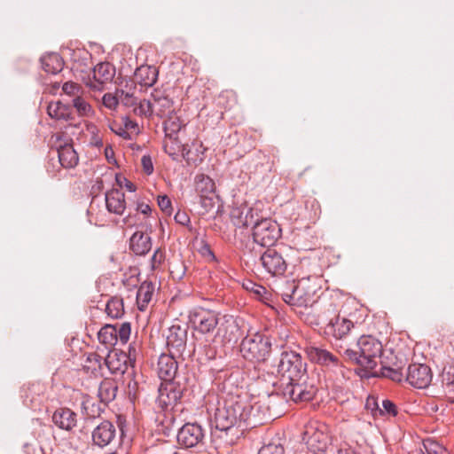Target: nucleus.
<instances>
[{"instance_id": "f257e3e1", "label": "nucleus", "mask_w": 454, "mask_h": 454, "mask_svg": "<svg viewBox=\"0 0 454 454\" xmlns=\"http://www.w3.org/2000/svg\"><path fill=\"white\" fill-rule=\"evenodd\" d=\"M260 408L258 403L253 404L247 395H231L224 400L223 405L219 404L215 409V430L226 436L231 435L226 442L232 444L247 427H255L263 423Z\"/></svg>"}, {"instance_id": "f03ea898", "label": "nucleus", "mask_w": 454, "mask_h": 454, "mask_svg": "<svg viewBox=\"0 0 454 454\" xmlns=\"http://www.w3.org/2000/svg\"><path fill=\"white\" fill-rule=\"evenodd\" d=\"M343 358L359 367L358 374L369 373L376 369L383 352L381 342L372 335L361 336L354 348L340 347Z\"/></svg>"}, {"instance_id": "7ed1b4c3", "label": "nucleus", "mask_w": 454, "mask_h": 454, "mask_svg": "<svg viewBox=\"0 0 454 454\" xmlns=\"http://www.w3.org/2000/svg\"><path fill=\"white\" fill-rule=\"evenodd\" d=\"M251 210L247 211L244 220L242 219V212L235 209L231 213V217L238 218L234 224L238 226H249L253 224V239L255 243L263 247H271L275 245L277 240L281 237V229L279 224L270 219L262 218L260 221H253V215L248 216Z\"/></svg>"}, {"instance_id": "20e7f679", "label": "nucleus", "mask_w": 454, "mask_h": 454, "mask_svg": "<svg viewBox=\"0 0 454 454\" xmlns=\"http://www.w3.org/2000/svg\"><path fill=\"white\" fill-rule=\"evenodd\" d=\"M271 349V342L269 337L261 333L246 336L240 343L242 356L251 362H264Z\"/></svg>"}, {"instance_id": "39448f33", "label": "nucleus", "mask_w": 454, "mask_h": 454, "mask_svg": "<svg viewBox=\"0 0 454 454\" xmlns=\"http://www.w3.org/2000/svg\"><path fill=\"white\" fill-rule=\"evenodd\" d=\"M185 390V383H182L179 380L161 382L156 399L158 408L165 411H171L174 413L181 411L183 409L179 408L180 401Z\"/></svg>"}, {"instance_id": "423d86ee", "label": "nucleus", "mask_w": 454, "mask_h": 454, "mask_svg": "<svg viewBox=\"0 0 454 454\" xmlns=\"http://www.w3.org/2000/svg\"><path fill=\"white\" fill-rule=\"evenodd\" d=\"M276 366L278 373L286 380L300 381L307 372L301 356L293 350L283 351Z\"/></svg>"}, {"instance_id": "0eeeda50", "label": "nucleus", "mask_w": 454, "mask_h": 454, "mask_svg": "<svg viewBox=\"0 0 454 454\" xmlns=\"http://www.w3.org/2000/svg\"><path fill=\"white\" fill-rule=\"evenodd\" d=\"M189 322L201 334H213L219 324L220 314L213 309L196 307L189 312Z\"/></svg>"}, {"instance_id": "6e6552de", "label": "nucleus", "mask_w": 454, "mask_h": 454, "mask_svg": "<svg viewBox=\"0 0 454 454\" xmlns=\"http://www.w3.org/2000/svg\"><path fill=\"white\" fill-rule=\"evenodd\" d=\"M320 289V278L317 275L303 277L296 281L294 307H309L315 301Z\"/></svg>"}, {"instance_id": "1a4fd4ad", "label": "nucleus", "mask_w": 454, "mask_h": 454, "mask_svg": "<svg viewBox=\"0 0 454 454\" xmlns=\"http://www.w3.org/2000/svg\"><path fill=\"white\" fill-rule=\"evenodd\" d=\"M310 362L317 364L336 374L344 376V366L339 357L325 348L309 346L305 348Z\"/></svg>"}, {"instance_id": "9d476101", "label": "nucleus", "mask_w": 454, "mask_h": 454, "mask_svg": "<svg viewBox=\"0 0 454 454\" xmlns=\"http://www.w3.org/2000/svg\"><path fill=\"white\" fill-rule=\"evenodd\" d=\"M317 388L306 382L287 380L286 386L281 389V395L286 401L292 400L294 403L308 402L314 398Z\"/></svg>"}, {"instance_id": "9b49d317", "label": "nucleus", "mask_w": 454, "mask_h": 454, "mask_svg": "<svg viewBox=\"0 0 454 454\" xmlns=\"http://www.w3.org/2000/svg\"><path fill=\"white\" fill-rule=\"evenodd\" d=\"M260 262L271 276H283L287 269V262L282 253L275 247L266 248L260 255Z\"/></svg>"}, {"instance_id": "f8f14e48", "label": "nucleus", "mask_w": 454, "mask_h": 454, "mask_svg": "<svg viewBox=\"0 0 454 454\" xmlns=\"http://www.w3.org/2000/svg\"><path fill=\"white\" fill-rule=\"evenodd\" d=\"M205 431L202 427L194 423H185L178 429L176 439L178 444L184 448H192L203 442Z\"/></svg>"}, {"instance_id": "ddd939ff", "label": "nucleus", "mask_w": 454, "mask_h": 454, "mask_svg": "<svg viewBox=\"0 0 454 454\" xmlns=\"http://www.w3.org/2000/svg\"><path fill=\"white\" fill-rule=\"evenodd\" d=\"M329 437L322 429L313 424L305 427L302 441L312 452H324L328 445Z\"/></svg>"}, {"instance_id": "4468645a", "label": "nucleus", "mask_w": 454, "mask_h": 454, "mask_svg": "<svg viewBox=\"0 0 454 454\" xmlns=\"http://www.w3.org/2000/svg\"><path fill=\"white\" fill-rule=\"evenodd\" d=\"M405 380L414 387L425 388L432 380L431 369L423 364H410L406 371Z\"/></svg>"}, {"instance_id": "2eb2a0df", "label": "nucleus", "mask_w": 454, "mask_h": 454, "mask_svg": "<svg viewBox=\"0 0 454 454\" xmlns=\"http://www.w3.org/2000/svg\"><path fill=\"white\" fill-rule=\"evenodd\" d=\"M187 329L179 325H173L168 328L167 334V346L170 353L181 356L186 347Z\"/></svg>"}, {"instance_id": "dca6fc26", "label": "nucleus", "mask_w": 454, "mask_h": 454, "mask_svg": "<svg viewBox=\"0 0 454 454\" xmlns=\"http://www.w3.org/2000/svg\"><path fill=\"white\" fill-rule=\"evenodd\" d=\"M135 358L125 352H111L105 358V365L113 374H124L129 367H134Z\"/></svg>"}, {"instance_id": "f3484780", "label": "nucleus", "mask_w": 454, "mask_h": 454, "mask_svg": "<svg viewBox=\"0 0 454 454\" xmlns=\"http://www.w3.org/2000/svg\"><path fill=\"white\" fill-rule=\"evenodd\" d=\"M115 426L109 420H104L98 424L91 433L92 443L99 448H105L115 439Z\"/></svg>"}, {"instance_id": "a211bd4d", "label": "nucleus", "mask_w": 454, "mask_h": 454, "mask_svg": "<svg viewBox=\"0 0 454 454\" xmlns=\"http://www.w3.org/2000/svg\"><path fill=\"white\" fill-rule=\"evenodd\" d=\"M177 355L174 353L162 354L158 359V375L163 382L176 381L177 372V362L176 360Z\"/></svg>"}, {"instance_id": "6ab92c4d", "label": "nucleus", "mask_w": 454, "mask_h": 454, "mask_svg": "<svg viewBox=\"0 0 454 454\" xmlns=\"http://www.w3.org/2000/svg\"><path fill=\"white\" fill-rule=\"evenodd\" d=\"M53 424L61 430L71 432L76 427L78 415L67 407H59L52 414Z\"/></svg>"}, {"instance_id": "aec40b11", "label": "nucleus", "mask_w": 454, "mask_h": 454, "mask_svg": "<svg viewBox=\"0 0 454 454\" xmlns=\"http://www.w3.org/2000/svg\"><path fill=\"white\" fill-rule=\"evenodd\" d=\"M115 74V68L108 62H101L93 69V82L88 85L94 90H102L104 84L111 82Z\"/></svg>"}, {"instance_id": "412c9836", "label": "nucleus", "mask_w": 454, "mask_h": 454, "mask_svg": "<svg viewBox=\"0 0 454 454\" xmlns=\"http://www.w3.org/2000/svg\"><path fill=\"white\" fill-rule=\"evenodd\" d=\"M353 327L354 324L351 320L346 317H340L338 315L326 325L325 332L336 340H342L349 333Z\"/></svg>"}, {"instance_id": "4be33fe9", "label": "nucleus", "mask_w": 454, "mask_h": 454, "mask_svg": "<svg viewBox=\"0 0 454 454\" xmlns=\"http://www.w3.org/2000/svg\"><path fill=\"white\" fill-rule=\"evenodd\" d=\"M238 325L232 317H220L219 324L215 329V336L221 338L222 341H231L236 336Z\"/></svg>"}, {"instance_id": "5701e85b", "label": "nucleus", "mask_w": 454, "mask_h": 454, "mask_svg": "<svg viewBox=\"0 0 454 454\" xmlns=\"http://www.w3.org/2000/svg\"><path fill=\"white\" fill-rule=\"evenodd\" d=\"M59 161L64 168H73L77 166L79 157L77 152L74 149L72 143L60 145L58 149Z\"/></svg>"}, {"instance_id": "b1692460", "label": "nucleus", "mask_w": 454, "mask_h": 454, "mask_svg": "<svg viewBox=\"0 0 454 454\" xmlns=\"http://www.w3.org/2000/svg\"><path fill=\"white\" fill-rule=\"evenodd\" d=\"M106 208L110 213L122 215L126 208L124 193L118 189H112L106 193Z\"/></svg>"}, {"instance_id": "393cba45", "label": "nucleus", "mask_w": 454, "mask_h": 454, "mask_svg": "<svg viewBox=\"0 0 454 454\" xmlns=\"http://www.w3.org/2000/svg\"><path fill=\"white\" fill-rule=\"evenodd\" d=\"M158 74L155 67L143 65L136 69L134 81L141 86L152 87L157 82Z\"/></svg>"}, {"instance_id": "a878e982", "label": "nucleus", "mask_w": 454, "mask_h": 454, "mask_svg": "<svg viewBox=\"0 0 454 454\" xmlns=\"http://www.w3.org/2000/svg\"><path fill=\"white\" fill-rule=\"evenodd\" d=\"M151 248V237L143 231H136L129 239V249L137 255H145Z\"/></svg>"}, {"instance_id": "bb28decb", "label": "nucleus", "mask_w": 454, "mask_h": 454, "mask_svg": "<svg viewBox=\"0 0 454 454\" xmlns=\"http://www.w3.org/2000/svg\"><path fill=\"white\" fill-rule=\"evenodd\" d=\"M153 114L160 118L165 117L171 113L173 101L167 96L162 95L160 91L155 90L152 93Z\"/></svg>"}, {"instance_id": "cd10ccee", "label": "nucleus", "mask_w": 454, "mask_h": 454, "mask_svg": "<svg viewBox=\"0 0 454 454\" xmlns=\"http://www.w3.org/2000/svg\"><path fill=\"white\" fill-rule=\"evenodd\" d=\"M118 386L116 382L111 379H105L98 387V396L100 403L106 406L112 402L117 394Z\"/></svg>"}, {"instance_id": "c85d7f7f", "label": "nucleus", "mask_w": 454, "mask_h": 454, "mask_svg": "<svg viewBox=\"0 0 454 454\" xmlns=\"http://www.w3.org/2000/svg\"><path fill=\"white\" fill-rule=\"evenodd\" d=\"M42 68L48 74H56L63 69V59L58 53H49L40 59Z\"/></svg>"}, {"instance_id": "c756f323", "label": "nucleus", "mask_w": 454, "mask_h": 454, "mask_svg": "<svg viewBox=\"0 0 454 454\" xmlns=\"http://www.w3.org/2000/svg\"><path fill=\"white\" fill-rule=\"evenodd\" d=\"M154 293V285L149 281H144L137 292V303L139 310L144 311Z\"/></svg>"}, {"instance_id": "7c9ffc66", "label": "nucleus", "mask_w": 454, "mask_h": 454, "mask_svg": "<svg viewBox=\"0 0 454 454\" xmlns=\"http://www.w3.org/2000/svg\"><path fill=\"white\" fill-rule=\"evenodd\" d=\"M104 365L105 358H103L96 352H91L87 355L86 359L84 360V363L82 364V368L87 373H90L93 375H102V370Z\"/></svg>"}, {"instance_id": "2f4dec72", "label": "nucleus", "mask_w": 454, "mask_h": 454, "mask_svg": "<svg viewBox=\"0 0 454 454\" xmlns=\"http://www.w3.org/2000/svg\"><path fill=\"white\" fill-rule=\"evenodd\" d=\"M361 377L369 379V378H378L384 377L392 380L393 381L401 382L403 379V373L399 369H393L387 366H382L380 370H372L369 373L361 374Z\"/></svg>"}, {"instance_id": "473e14b6", "label": "nucleus", "mask_w": 454, "mask_h": 454, "mask_svg": "<svg viewBox=\"0 0 454 454\" xmlns=\"http://www.w3.org/2000/svg\"><path fill=\"white\" fill-rule=\"evenodd\" d=\"M295 280H283L278 286L277 293L282 297L283 301L290 305L294 307V298H295Z\"/></svg>"}, {"instance_id": "72a5a7b5", "label": "nucleus", "mask_w": 454, "mask_h": 454, "mask_svg": "<svg viewBox=\"0 0 454 454\" xmlns=\"http://www.w3.org/2000/svg\"><path fill=\"white\" fill-rule=\"evenodd\" d=\"M40 386L33 384L22 389L21 397L25 405L35 409L41 402L39 395Z\"/></svg>"}, {"instance_id": "f704fd0d", "label": "nucleus", "mask_w": 454, "mask_h": 454, "mask_svg": "<svg viewBox=\"0 0 454 454\" xmlns=\"http://www.w3.org/2000/svg\"><path fill=\"white\" fill-rule=\"evenodd\" d=\"M195 189L199 196L215 193V185L212 178L203 174L195 177Z\"/></svg>"}, {"instance_id": "c9c22d12", "label": "nucleus", "mask_w": 454, "mask_h": 454, "mask_svg": "<svg viewBox=\"0 0 454 454\" xmlns=\"http://www.w3.org/2000/svg\"><path fill=\"white\" fill-rule=\"evenodd\" d=\"M100 343L106 346H114L117 344V325H106L98 333Z\"/></svg>"}, {"instance_id": "e433bc0d", "label": "nucleus", "mask_w": 454, "mask_h": 454, "mask_svg": "<svg viewBox=\"0 0 454 454\" xmlns=\"http://www.w3.org/2000/svg\"><path fill=\"white\" fill-rule=\"evenodd\" d=\"M49 116L56 120H69L70 113L68 107L61 102H51L47 106Z\"/></svg>"}, {"instance_id": "4c0bfd02", "label": "nucleus", "mask_w": 454, "mask_h": 454, "mask_svg": "<svg viewBox=\"0 0 454 454\" xmlns=\"http://www.w3.org/2000/svg\"><path fill=\"white\" fill-rule=\"evenodd\" d=\"M106 312L112 318H120L124 313L122 298L119 296L111 297L106 305Z\"/></svg>"}, {"instance_id": "58836bf2", "label": "nucleus", "mask_w": 454, "mask_h": 454, "mask_svg": "<svg viewBox=\"0 0 454 454\" xmlns=\"http://www.w3.org/2000/svg\"><path fill=\"white\" fill-rule=\"evenodd\" d=\"M72 105L80 116H90L93 114L91 106L80 95L72 99Z\"/></svg>"}, {"instance_id": "ea45409f", "label": "nucleus", "mask_w": 454, "mask_h": 454, "mask_svg": "<svg viewBox=\"0 0 454 454\" xmlns=\"http://www.w3.org/2000/svg\"><path fill=\"white\" fill-rule=\"evenodd\" d=\"M153 99H144L137 106H134L133 112L136 115L151 117L153 114Z\"/></svg>"}, {"instance_id": "a19ab883", "label": "nucleus", "mask_w": 454, "mask_h": 454, "mask_svg": "<svg viewBox=\"0 0 454 454\" xmlns=\"http://www.w3.org/2000/svg\"><path fill=\"white\" fill-rule=\"evenodd\" d=\"M397 414V406L391 400H382L381 406L379 411V417L390 418L395 417Z\"/></svg>"}, {"instance_id": "79ce46f5", "label": "nucleus", "mask_w": 454, "mask_h": 454, "mask_svg": "<svg viewBox=\"0 0 454 454\" xmlns=\"http://www.w3.org/2000/svg\"><path fill=\"white\" fill-rule=\"evenodd\" d=\"M423 447L427 454H448V450L442 444L432 439L424 440Z\"/></svg>"}, {"instance_id": "37998d69", "label": "nucleus", "mask_w": 454, "mask_h": 454, "mask_svg": "<svg viewBox=\"0 0 454 454\" xmlns=\"http://www.w3.org/2000/svg\"><path fill=\"white\" fill-rule=\"evenodd\" d=\"M116 95L118 97V104L121 103L125 106H134L137 105V98L133 96L132 92L117 89Z\"/></svg>"}, {"instance_id": "c03bdc74", "label": "nucleus", "mask_w": 454, "mask_h": 454, "mask_svg": "<svg viewBox=\"0 0 454 454\" xmlns=\"http://www.w3.org/2000/svg\"><path fill=\"white\" fill-rule=\"evenodd\" d=\"M200 197V203L205 212L212 210L215 204L219 201V197L216 193H210V195H202Z\"/></svg>"}, {"instance_id": "a18cd8bd", "label": "nucleus", "mask_w": 454, "mask_h": 454, "mask_svg": "<svg viewBox=\"0 0 454 454\" xmlns=\"http://www.w3.org/2000/svg\"><path fill=\"white\" fill-rule=\"evenodd\" d=\"M181 129V123L177 118H169L164 122V131L167 137L170 138L176 135L177 132Z\"/></svg>"}, {"instance_id": "49530a36", "label": "nucleus", "mask_w": 454, "mask_h": 454, "mask_svg": "<svg viewBox=\"0 0 454 454\" xmlns=\"http://www.w3.org/2000/svg\"><path fill=\"white\" fill-rule=\"evenodd\" d=\"M117 325V342L120 341L121 344H126L130 336V324L129 323H122L121 325Z\"/></svg>"}, {"instance_id": "de8ad7c7", "label": "nucleus", "mask_w": 454, "mask_h": 454, "mask_svg": "<svg viewBox=\"0 0 454 454\" xmlns=\"http://www.w3.org/2000/svg\"><path fill=\"white\" fill-rule=\"evenodd\" d=\"M258 454H285V449L280 442H271L262 446Z\"/></svg>"}, {"instance_id": "09e8293b", "label": "nucleus", "mask_w": 454, "mask_h": 454, "mask_svg": "<svg viewBox=\"0 0 454 454\" xmlns=\"http://www.w3.org/2000/svg\"><path fill=\"white\" fill-rule=\"evenodd\" d=\"M364 407L368 411H371L373 418L376 419L379 417V411L380 406L375 396L369 395L366 399Z\"/></svg>"}, {"instance_id": "8fccbe9b", "label": "nucleus", "mask_w": 454, "mask_h": 454, "mask_svg": "<svg viewBox=\"0 0 454 454\" xmlns=\"http://www.w3.org/2000/svg\"><path fill=\"white\" fill-rule=\"evenodd\" d=\"M88 402H82V408L85 410L86 411V415L89 417V418H97V417H99V415L101 414V412H103L106 409V406H104V404H92L91 405V408H90V411H88Z\"/></svg>"}, {"instance_id": "3c124183", "label": "nucleus", "mask_w": 454, "mask_h": 454, "mask_svg": "<svg viewBox=\"0 0 454 454\" xmlns=\"http://www.w3.org/2000/svg\"><path fill=\"white\" fill-rule=\"evenodd\" d=\"M442 382L448 387L454 390V365L449 366L444 369L442 374Z\"/></svg>"}, {"instance_id": "603ef678", "label": "nucleus", "mask_w": 454, "mask_h": 454, "mask_svg": "<svg viewBox=\"0 0 454 454\" xmlns=\"http://www.w3.org/2000/svg\"><path fill=\"white\" fill-rule=\"evenodd\" d=\"M158 205L165 214L170 215L172 213L171 200L167 195L158 196Z\"/></svg>"}, {"instance_id": "864d4df0", "label": "nucleus", "mask_w": 454, "mask_h": 454, "mask_svg": "<svg viewBox=\"0 0 454 454\" xmlns=\"http://www.w3.org/2000/svg\"><path fill=\"white\" fill-rule=\"evenodd\" d=\"M110 129L118 135L119 137H122L125 140L131 139L130 134L125 130V128L123 127V124H119L117 122L112 123L110 126Z\"/></svg>"}, {"instance_id": "5fc2aeb1", "label": "nucleus", "mask_w": 454, "mask_h": 454, "mask_svg": "<svg viewBox=\"0 0 454 454\" xmlns=\"http://www.w3.org/2000/svg\"><path fill=\"white\" fill-rule=\"evenodd\" d=\"M80 90V85L73 82H67L62 86V90L67 95L74 96V98L79 96Z\"/></svg>"}, {"instance_id": "6e6d98bb", "label": "nucleus", "mask_w": 454, "mask_h": 454, "mask_svg": "<svg viewBox=\"0 0 454 454\" xmlns=\"http://www.w3.org/2000/svg\"><path fill=\"white\" fill-rule=\"evenodd\" d=\"M102 101L103 105L111 110L115 109L118 106V97L116 93L114 95L111 93H106L103 96Z\"/></svg>"}, {"instance_id": "4d7b16f0", "label": "nucleus", "mask_w": 454, "mask_h": 454, "mask_svg": "<svg viewBox=\"0 0 454 454\" xmlns=\"http://www.w3.org/2000/svg\"><path fill=\"white\" fill-rule=\"evenodd\" d=\"M164 253L160 248L156 249L151 258L152 268L157 269L164 262Z\"/></svg>"}, {"instance_id": "13d9d810", "label": "nucleus", "mask_w": 454, "mask_h": 454, "mask_svg": "<svg viewBox=\"0 0 454 454\" xmlns=\"http://www.w3.org/2000/svg\"><path fill=\"white\" fill-rule=\"evenodd\" d=\"M200 254L206 258H209L211 261L215 260V256L210 247V246L204 240L201 241V246L199 249Z\"/></svg>"}, {"instance_id": "bf43d9fd", "label": "nucleus", "mask_w": 454, "mask_h": 454, "mask_svg": "<svg viewBox=\"0 0 454 454\" xmlns=\"http://www.w3.org/2000/svg\"><path fill=\"white\" fill-rule=\"evenodd\" d=\"M141 163H142V167H143V169L144 171L147 174V175H150L153 173V161H152V159L149 155H144L141 159Z\"/></svg>"}, {"instance_id": "052dcab7", "label": "nucleus", "mask_w": 454, "mask_h": 454, "mask_svg": "<svg viewBox=\"0 0 454 454\" xmlns=\"http://www.w3.org/2000/svg\"><path fill=\"white\" fill-rule=\"evenodd\" d=\"M175 221L181 225H187L190 222V217L184 211H177L175 215Z\"/></svg>"}, {"instance_id": "680f3d73", "label": "nucleus", "mask_w": 454, "mask_h": 454, "mask_svg": "<svg viewBox=\"0 0 454 454\" xmlns=\"http://www.w3.org/2000/svg\"><path fill=\"white\" fill-rule=\"evenodd\" d=\"M121 120L126 131L129 132V130L136 129L137 128V123L132 121L129 116H124Z\"/></svg>"}, {"instance_id": "e2e57ef3", "label": "nucleus", "mask_w": 454, "mask_h": 454, "mask_svg": "<svg viewBox=\"0 0 454 454\" xmlns=\"http://www.w3.org/2000/svg\"><path fill=\"white\" fill-rule=\"evenodd\" d=\"M171 274L174 278H182L184 274V266L181 263L179 266H175L171 270Z\"/></svg>"}, {"instance_id": "0e129e2a", "label": "nucleus", "mask_w": 454, "mask_h": 454, "mask_svg": "<svg viewBox=\"0 0 454 454\" xmlns=\"http://www.w3.org/2000/svg\"><path fill=\"white\" fill-rule=\"evenodd\" d=\"M137 210L145 215H149L152 211L151 207L145 203L138 204L137 207Z\"/></svg>"}, {"instance_id": "69168bd1", "label": "nucleus", "mask_w": 454, "mask_h": 454, "mask_svg": "<svg viewBox=\"0 0 454 454\" xmlns=\"http://www.w3.org/2000/svg\"><path fill=\"white\" fill-rule=\"evenodd\" d=\"M123 181L125 182V187L128 191H129V192L136 191V185L132 182L129 181L125 177H123Z\"/></svg>"}, {"instance_id": "338daca9", "label": "nucleus", "mask_w": 454, "mask_h": 454, "mask_svg": "<svg viewBox=\"0 0 454 454\" xmlns=\"http://www.w3.org/2000/svg\"><path fill=\"white\" fill-rule=\"evenodd\" d=\"M126 354L127 356H129L130 357H134L136 359V348L132 345H129V352Z\"/></svg>"}, {"instance_id": "774afa93", "label": "nucleus", "mask_w": 454, "mask_h": 454, "mask_svg": "<svg viewBox=\"0 0 454 454\" xmlns=\"http://www.w3.org/2000/svg\"><path fill=\"white\" fill-rule=\"evenodd\" d=\"M338 454H356V453H355V452H354V451H352L351 450H348V449H346V450H340L338 451Z\"/></svg>"}]
</instances>
